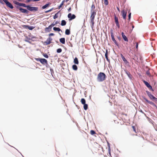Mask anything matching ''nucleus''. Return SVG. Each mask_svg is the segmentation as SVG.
Returning <instances> with one entry per match:
<instances>
[{"label": "nucleus", "mask_w": 157, "mask_h": 157, "mask_svg": "<svg viewBox=\"0 0 157 157\" xmlns=\"http://www.w3.org/2000/svg\"><path fill=\"white\" fill-rule=\"evenodd\" d=\"M13 2L15 5L14 6L17 11L19 10L20 13L25 14L30 13L32 6V5H26L25 3L19 2L17 1H14Z\"/></svg>", "instance_id": "f257e3e1"}, {"label": "nucleus", "mask_w": 157, "mask_h": 157, "mask_svg": "<svg viewBox=\"0 0 157 157\" xmlns=\"http://www.w3.org/2000/svg\"><path fill=\"white\" fill-rule=\"evenodd\" d=\"M114 19L116 26L118 28H119L120 26L118 21V19L115 15L114 16Z\"/></svg>", "instance_id": "9b49d317"}, {"label": "nucleus", "mask_w": 157, "mask_h": 157, "mask_svg": "<svg viewBox=\"0 0 157 157\" xmlns=\"http://www.w3.org/2000/svg\"><path fill=\"white\" fill-rule=\"evenodd\" d=\"M121 13L123 18L124 20H126L127 12L125 11L124 10H123L121 11Z\"/></svg>", "instance_id": "f8f14e48"}, {"label": "nucleus", "mask_w": 157, "mask_h": 157, "mask_svg": "<svg viewBox=\"0 0 157 157\" xmlns=\"http://www.w3.org/2000/svg\"><path fill=\"white\" fill-rule=\"evenodd\" d=\"M65 2V0H63L60 5L58 6V9H59L60 8L62 7V6L63 5L64 3Z\"/></svg>", "instance_id": "7c9ffc66"}, {"label": "nucleus", "mask_w": 157, "mask_h": 157, "mask_svg": "<svg viewBox=\"0 0 157 157\" xmlns=\"http://www.w3.org/2000/svg\"><path fill=\"white\" fill-rule=\"evenodd\" d=\"M73 62L75 64H78L79 63L77 57H75L74 59Z\"/></svg>", "instance_id": "5701e85b"}, {"label": "nucleus", "mask_w": 157, "mask_h": 157, "mask_svg": "<svg viewBox=\"0 0 157 157\" xmlns=\"http://www.w3.org/2000/svg\"><path fill=\"white\" fill-rule=\"evenodd\" d=\"M90 133L91 135H93L96 134V132L94 130H92L90 131Z\"/></svg>", "instance_id": "e433bc0d"}, {"label": "nucleus", "mask_w": 157, "mask_h": 157, "mask_svg": "<svg viewBox=\"0 0 157 157\" xmlns=\"http://www.w3.org/2000/svg\"><path fill=\"white\" fill-rule=\"evenodd\" d=\"M132 127L133 129V131L135 132H136V127L134 126H132Z\"/></svg>", "instance_id": "a18cd8bd"}, {"label": "nucleus", "mask_w": 157, "mask_h": 157, "mask_svg": "<svg viewBox=\"0 0 157 157\" xmlns=\"http://www.w3.org/2000/svg\"><path fill=\"white\" fill-rule=\"evenodd\" d=\"M97 11H90V19H94L95 17Z\"/></svg>", "instance_id": "1a4fd4ad"}, {"label": "nucleus", "mask_w": 157, "mask_h": 157, "mask_svg": "<svg viewBox=\"0 0 157 157\" xmlns=\"http://www.w3.org/2000/svg\"><path fill=\"white\" fill-rule=\"evenodd\" d=\"M53 30L55 31L60 32L62 31L61 29L59 28L56 27H53Z\"/></svg>", "instance_id": "a878e982"}, {"label": "nucleus", "mask_w": 157, "mask_h": 157, "mask_svg": "<svg viewBox=\"0 0 157 157\" xmlns=\"http://www.w3.org/2000/svg\"><path fill=\"white\" fill-rule=\"evenodd\" d=\"M41 54L42 55L46 58H48V54L47 53H44L42 52H41Z\"/></svg>", "instance_id": "473e14b6"}, {"label": "nucleus", "mask_w": 157, "mask_h": 157, "mask_svg": "<svg viewBox=\"0 0 157 157\" xmlns=\"http://www.w3.org/2000/svg\"><path fill=\"white\" fill-rule=\"evenodd\" d=\"M0 3L3 5L5 4L7 7L11 9L14 8L12 4L8 0H0Z\"/></svg>", "instance_id": "7ed1b4c3"}, {"label": "nucleus", "mask_w": 157, "mask_h": 157, "mask_svg": "<svg viewBox=\"0 0 157 157\" xmlns=\"http://www.w3.org/2000/svg\"><path fill=\"white\" fill-rule=\"evenodd\" d=\"M52 40V38L50 36H49L47 39V40L44 42V44L46 45H47L50 44L52 43L51 41Z\"/></svg>", "instance_id": "6e6552de"}, {"label": "nucleus", "mask_w": 157, "mask_h": 157, "mask_svg": "<svg viewBox=\"0 0 157 157\" xmlns=\"http://www.w3.org/2000/svg\"><path fill=\"white\" fill-rule=\"evenodd\" d=\"M107 76L104 72H100L98 75L97 81L98 82H102L105 80Z\"/></svg>", "instance_id": "f03ea898"}, {"label": "nucleus", "mask_w": 157, "mask_h": 157, "mask_svg": "<svg viewBox=\"0 0 157 157\" xmlns=\"http://www.w3.org/2000/svg\"><path fill=\"white\" fill-rule=\"evenodd\" d=\"M146 92L147 95V96L149 97V98L151 100L154 101L155 98L154 96L149 91L147 90Z\"/></svg>", "instance_id": "423d86ee"}, {"label": "nucleus", "mask_w": 157, "mask_h": 157, "mask_svg": "<svg viewBox=\"0 0 157 157\" xmlns=\"http://www.w3.org/2000/svg\"><path fill=\"white\" fill-rule=\"evenodd\" d=\"M83 109L85 110H86L88 108V105L87 104H83Z\"/></svg>", "instance_id": "2f4dec72"}, {"label": "nucleus", "mask_w": 157, "mask_h": 157, "mask_svg": "<svg viewBox=\"0 0 157 157\" xmlns=\"http://www.w3.org/2000/svg\"><path fill=\"white\" fill-rule=\"evenodd\" d=\"M72 68L74 71H77L78 69V67L75 64H74L72 65Z\"/></svg>", "instance_id": "c756f323"}, {"label": "nucleus", "mask_w": 157, "mask_h": 157, "mask_svg": "<svg viewBox=\"0 0 157 157\" xmlns=\"http://www.w3.org/2000/svg\"><path fill=\"white\" fill-rule=\"evenodd\" d=\"M60 10L58 11L55 15L53 16V18L54 19L57 18L58 17V14L60 12Z\"/></svg>", "instance_id": "bb28decb"}, {"label": "nucleus", "mask_w": 157, "mask_h": 157, "mask_svg": "<svg viewBox=\"0 0 157 157\" xmlns=\"http://www.w3.org/2000/svg\"><path fill=\"white\" fill-rule=\"evenodd\" d=\"M54 33H49V34H48V36H54Z\"/></svg>", "instance_id": "3c124183"}, {"label": "nucleus", "mask_w": 157, "mask_h": 157, "mask_svg": "<svg viewBox=\"0 0 157 157\" xmlns=\"http://www.w3.org/2000/svg\"><path fill=\"white\" fill-rule=\"evenodd\" d=\"M40 63L43 65H45V63H47V60L45 59L41 58L40 61Z\"/></svg>", "instance_id": "dca6fc26"}, {"label": "nucleus", "mask_w": 157, "mask_h": 157, "mask_svg": "<svg viewBox=\"0 0 157 157\" xmlns=\"http://www.w3.org/2000/svg\"><path fill=\"white\" fill-rule=\"evenodd\" d=\"M40 1V0H26L24 2L25 3H28L30 2H37Z\"/></svg>", "instance_id": "412c9836"}, {"label": "nucleus", "mask_w": 157, "mask_h": 157, "mask_svg": "<svg viewBox=\"0 0 157 157\" xmlns=\"http://www.w3.org/2000/svg\"><path fill=\"white\" fill-rule=\"evenodd\" d=\"M124 71H125V73L128 75L129 78L131 80L132 78V75L130 74V73L128 71H127L126 70V69H124Z\"/></svg>", "instance_id": "4468645a"}, {"label": "nucleus", "mask_w": 157, "mask_h": 157, "mask_svg": "<svg viewBox=\"0 0 157 157\" xmlns=\"http://www.w3.org/2000/svg\"><path fill=\"white\" fill-rule=\"evenodd\" d=\"M108 56V50L107 49H106L105 53V57Z\"/></svg>", "instance_id": "79ce46f5"}, {"label": "nucleus", "mask_w": 157, "mask_h": 157, "mask_svg": "<svg viewBox=\"0 0 157 157\" xmlns=\"http://www.w3.org/2000/svg\"><path fill=\"white\" fill-rule=\"evenodd\" d=\"M106 60L109 63H110V61L109 59L108 58V56H106L105 57Z\"/></svg>", "instance_id": "8fccbe9b"}, {"label": "nucleus", "mask_w": 157, "mask_h": 157, "mask_svg": "<svg viewBox=\"0 0 157 157\" xmlns=\"http://www.w3.org/2000/svg\"><path fill=\"white\" fill-rule=\"evenodd\" d=\"M59 42L63 44H64L65 43V39L64 37L61 38L59 39Z\"/></svg>", "instance_id": "6ab92c4d"}, {"label": "nucleus", "mask_w": 157, "mask_h": 157, "mask_svg": "<svg viewBox=\"0 0 157 157\" xmlns=\"http://www.w3.org/2000/svg\"><path fill=\"white\" fill-rule=\"evenodd\" d=\"M41 58H35V59L37 61H40Z\"/></svg>", "instance_id": "5fc2aeb1"}, {"label": "nucleus", "mask_w": 157, "mask_h": 157, "mask_svg": "<svg viewBox=\"0 0 157 157\" xmlns=\"http://www.w3.org/2000/svg\"><path fill=\"white\" fill-rule=\"evenodd\" d=\"M142 97L149 104L152 105L155 107L156 109H157V106L154 102L148 100L144 96H142Z\"/></svg>", "instance_id": "20e7f679"}, {"label": "nucleus", "mask_w": 157, "mask_h": 157, "mask_svg": "<svg viewBox=\"0 0 157 157\" xmlns=\"http://www.w3.org/2000/svg\"><path fill=\"white\" fill-rule=\"evenodd\" d=\"M52 27L49 25L48 27L45 28L44 30L46 33H48L51 31Z\"/></svg>", "instance_id": "f3484780"}, {"label": "nucleus", "mask_w": 157, "mask_h": 157, "mask_svg": "<svg viewBox=\"0 0 157 157\" xmlns=\"http://www.w3.org/2000/svg\"><path fill=\"white\" fill-rule=\"evenodd\" d=\"M90 22L91 23V25H94V19H90Z\"/></svg>", "instance_id": "c03bdc74"}, {"label": "nucleus", "mask_w": 157, "mask_h": 157, "mask_svg": "<svg viewBox=\"0 0 157 157\" xmlns=\"http://www.w3.org/2000/svg\"><path fill=\"white\" fill-rule=\"evenodd\" d=\"M126 0H124V1H123V3H124V4L125 3V2L126 1Z\"/></svg>", "instance_id": "774afa93"}, {"label": "nucleus", "mask_w": 157, "mask_h": 157, "mask_svg": "<svg viewBox=\"0 0 157 157\" xmlns=\"http://www.w3.org/2000/svg\"><path fill=\"white\" fill-rule=\"evenodd\" d=\"M121 35L124 40L125 41L128 42V38L125 35L124 33L122 32L121 33Z\"/></svg>", "instance_id": "ddd939ff"}, {"label": "nucleus", "mask_w": 157, "mask_h": 157, "mask_svg": "<svg viewBox=\"0 0 157 157\" xmlns=\"http://www.w3.org/2000/svg\"><path fill=\"white\" fill-rule=\"evenodd\" d=\"M45 65H46V67L47 68H49L50 69V68H52L49 65L48 63V62H47V63H45Z\"/></svg>", "instance_id": "37998d69"}, {"label": "nucleus", "mask_w": 157, "mask_h": 157, "mask_svg": "<svg viewBox=\"0 0 157 157\" xmlns=\"http://www.w3.org/2000/svg\"><path fill=\"white\" fill-rule=\"evenodd\" d=\"M31 9V11L30 12H36L38 11V7L32 6Z\"/></svg>", "instance_id": "a211bd4d"}, {"label": "nucleus", "mask_w": 157, "mask_h": 157, "mask_svg": "<svg viewBox=\"0 0 157 157\" xmlns=\"http://www.w3.org/2000/svg\"><path fill=\"white\" fill-rule=\"evenodd\" d=\"M57 56H57V55H56V56H54V58H55V59H57Z\"/></svg>", "instance_id": "338daca9"}, {"label": "nucleus", "mask_w": 157, "mask_h": 157, "mask_svg": "<svg viewBox=\"0 0 157 157\" xmlns=\"http://www.w3.org/2000/svg\"><path fill=\"white\" fill-rule=\"evenodd\" d=\"M122 59L126 65H128L129 64V62L127 60V59L125 58L124 57Z\"/></svg>", "instance_id": "c85d7f7f"}, {"label": "nucleus", "mask_w": 157, "mask_h": 157, "mask_svg": "<svg viewBox=\"0 0 157 157\" xmlns=\"http://www.w3.org/2000/svg\"><path fill=\"white\" fill-rule=\"evenodd\" d=\"M56 25L55 24V23L53 22L50 25L52 28L54 26Z\"/></svg>", "instance_id": "de8ad7c7"}, {"label": "nucleus", "mask_w": 157, "mask_h": 157, "mask_svg": "<svg viewBox=\"0 0 157 157\" xmlns=\"http://www.w3.org/2000/svg\"><path fill=\"white\" fill-rule=\"evenodd\" d=\"M51 3L50 2H48L44 6H43L41 7V9H44L47 8V7L51 5Z\"/></svg>", "instance_id": "2eb2a0df"}, {"label": "nucleus", "mask_w": 157, "mask_h": 157, "mask_svg": "<svg viewBox=\"0 0 157 157\" xmlns=\"http://www.w3.org/2000/svg\"><path fill=\"white\" fill-rule=\"evenodd\" d=\"M140 112L141 113H143V114H144V112L141 110V109H140Z\"/></svg>", "instance_id": "0e129e2a"}, {"label": "nucleus", "mask_w": 157, "mask_h": 157, "mask_svg": "<svg viewBox=\"0 0 157 157\" xmlns=\"http://www.w3.org/2000/svg\"><path fill=\"white\" fill-rule=\"evenodd\" d=\"M81 102L82 105L86 104L85 99L84 98H82L81 100Z\"/></svg>", "instance_id": "72a5a7b5"}, {"label": "nucleus", "mask_w": 157, "mask_h": 157, "mask_svg": "<svg viewBox=\"0 0 157 157\" xmlns=\"http://www.w3.org/2000/svg\"><path fill=\"white\" fill-rule=\"evenodd\" d=\"M71 33L70 29H67L65 31V34L66 35H69Z\"/></svg>", "instance_id": "393cba45"}, {"label": "nucleus", "mask_w": 157, "mask_h": 157, "mask_svg": "<svg viewBox=\"0 0 157 157\" xmlns=\"http://www.w3.org/2000/svg\"><path fill=\"white\" fill-rule=\"evenodd\" d=\"M138 45H139L138 43L137 42H136V48L137 49H138Z\"/></svg>", "instance_id": "603ef678"}, {"label": "nucleus", "mask_w": 157, "mask_h": 157, "mask_svg": "<svg viewBox=\"0 0 157 157\" xmlns=\"http://www.w3.org/2000/svg\"><path fill=\"white\" fill-rule=\"evenodd\" d=\"M117 37L119 40L121 41V38L120 36H117Z\"/></svg>", "instance_id": "4d7b16f0"}, {"label": "nucleus", "mask_w": 157, "mask_h": 157, "mask_svg": "<svg viewBox=\"0 0 157 157\" xmlns=\"http://www.w3.org/2000/svg\"><path fill=\"white\" fill-rule=\"evenodd\" d=\"M58 23H59V21H56L55 22V24H56V25Z\"/></svg>", "instance_id": "052dcab7"}, {"label": "nucleus", "mask_w": 157, "mask_h": 157, "mask_svg": "<svg viewBox=\"0 0 157 157\" xmlns=\"http://www.w3.org/2000/svg\"><path fill=\"white\" fill-rule=\"evenodd\" d=\"M22 26L24 28L30 30H33L35 27V26H29V25H22Z\"/></svg>", "instance_id": "9d476101"}, {"label": "nucleus", "mask_w": 157, "mask_h": 157, "mask_svg": "<svg viewBox=\"0 0 157 157\" xmlns=\"http://www.w3.org/2000/svg\"><path fill=\"white\" fill-rule=\"evenodd\" d=\"M50 71H51V74L52 76L53 77H54V71L53 70L52 68H50Z\"/></svg>", "instance_id": "f704fd0d"}, {"label": "nucleus", "mask_w": 157, "mask_h": 157, "mask_svg": "<svg viewBox=\"0 0 157 157\" xmlns=\"http://www.w3.org/2000/svg\"><path fill=\"white\" fill-rule=\"evenodd\" d=\"M106 142L107 144V146H108V149H109V148H110V144L107 140H106Z\"/></svg>", "instance_id": "49530a36"}, {"label": "nucleus", "mask_w": 157, "mask_h": 157, "mask_svg": "<svg viewBox=\"0 0 157 157\" xmlns=\"http://www.w3.org/2000/svg\"><path fill=\"white\" fill-rule=\"evenodd\" d=\"M146 73L147 75H148L150 77L151 76V74H150L149 70H148L146 71Z\"/></svg>", "instance_id": "ea45409f"}, {"label": "nucleus", "mask_w": 157, "mask_h": 157, "mask_svg": "<svg viewBox=\"0 0 157 157\" xmlns=\"http://www.w3.org/2000/svg\"><path fill=\"white\" fill-rule=\"evenodd\" d=\"M131 13L129 12L128 14V21L129 22L131 19Z\"/></svg>", "instance_id": "c9c22d12"}, {"label": "nucleus", "mask_w": 157, "mask_h": 157, "mask_svg": "<svg viewBox=\"0 0 157 157\" xmlns=\"http://www.w3.org/2000/svg\"><path fill=\"white\" fill-rule=\"evenodd\" d=\"M24 0H18V2H24Z\"/></svg>", "instance_id": "bf43d9fd"}, {"label": "nucleus", "mask_w": 157, "mask_h": 157, "mask_svg": "<svg viewBox=\"0 0 157 157\" xmlns=\"http://www.w3.org/2000/svg\"><path fill=\"white\" fill-rule=\"evenodd\" d=\"M111 31H112V30ZM111 37L112 40L115 43V44L117 47H119V45L117 42L116 40H115L114 38L113 33V32H112V31L111 32Z\"/></svg>", "instance_id": "39448f33"}, {"label": "nucleus", "mask_w": 157, "mask_h": 157, "mask_svg": "<svg viewBox=\"0 0 157 157\" xmlns=\"http://www.w3.org/2000/svg\"><path fill=\"white\" fill-rule=\"evenodd\" d=\"M67 23L66 21L64 20H62L61 23V25L62 26H65Z\"/></svg>", "instance_id": "cd10ccee"}, {"label": "nucleus", "mask_w": 157, "mask_h": 157, "mask_svg": "<svg viewBox=\"0 0 157 157\" xmlns=\"http://www.w3.org/2000/svg\"><path fill=\"white\" fill-rule=\"evenodd\" d=\"M95 6L94 5L93 2V4L91 6V9H90V11H96V10H95Z\"/></svg>", "instance_id": "aec40b11"}, {"label": "nucleus", "mask_w": 157, "mask_h": 157, "mask_svg": "<svg viewBox=\"0 0 157 157\" xmlns=\"http://www.w3.org/2000/svg\"><path fill=\"white\" fill-rule=\"evenodd\" d=\"M111 148H109V149H108V152L109 154L110 155H111Z\"/></svg>", "instance_id": "864d4df0"}, {"label": "nucleus", "mask_w": 157, "mask_h": 157, "mask_svg": "<svg viewBox=\"0 0 157 157\" xmlns=\"http://www.w3.org/2000/svg\"><path fill=\"white\" fill-rule=\"evenodd\" d=\"M90 26H91V28L92 29H93L94 28V25L91 24V25H90Z\"/></svg>", "instance_id": "e2e57ef3"}, {"label": "nucleus", "mask_w": 157, "mask_h": 157, "mask_svg": "<svg viewBox=\"0 0 157 157\" xmlns=\"http://www.w3.org/2000/svg\"><path fill=\"white\" fill-rule=\"evenodd\" d=\"M143 82L144 84L148 88L150 85V83L147 82L145 81V80H143Z\"/></svg>", "instance_id": "4be33fe9"}, {"label": "nucleus", "mask_w": 157, "mask_h": 157, "mask_svg": "<svg viewBox=\"0 0 157 157\" xmlns=\"http://www.w3.org/2000/svg\"><path fill=\"white\" fill-rule=\"evenodd\" d=\"M154 100L155 101V102H157V98H155V99H154Z\"/></svg>", "instance_id": "69168bd1"}, {"label": "nucleus", "mask_w": 157, "mask_h": 157, "mask_svg": "<svg viewBox=\"0 0 157 157\" xmlns=\"http://www.w3.org/2000/svg\"><path fill=\"white\" fill-rule=\"evenodd\" d=\"M31 40V39L26 36V39L25 40V41L29 43L30 44H31V41H29V40Z\"/></svg>", "instance_id": "b1692460"}, {"label": "nucleus", "mask_w": 157, "mask_h": 157, "mask_svg": "<svg viewBox=\"0 0 157 157\" xmlns=\"http://www.w3.org/2000/svg\"><path fill=\"white\" fill-rule=\"evenodd\" d=\"M53 9H54V8H52L51 9H50L48 10L45 11V13H48L52 11L53 10Z\"/></svg>", "instance_id": "58836bf2"}, {"label": "nucleus", "mask_w": 157, "mask_h": 157, "mask_svg": "<svg viewBox=\"0 0 157 157\" xmlns=\"http://www.w3.org/2000/svg\"><path fill=\"white\" fill-rule=\"evenodd\" d=\"M67 17L69 18V20L71 21L75 19L76 16L74 14H72L71 13H70L68 14Z\"/></svg>", "instance_id": "0eeeda50"}, {"label": "nucleus", "mask_w": 157, "mask_h": 157, "mask_svg": "<svg viewBox=\"0 0 157 157\" xmlns=\"http://www.w3.org/2000/svg\"><path fill=\"white\" fill-rule=\"evenodd\" d=\"M71 10V7H69V8L68 9V12H70Z\"/></svg>", "instance_id": "6e6d98bb"}, {"label": "nucleus", "mask_w": 157, "mask_h": 157, "mask_svg": "<svg viewBox=\"0 0 157 157\" xmlns=\"http://www.w3.org/2000/svg\"><path fill=\"white\" fill-rule=\"evenodd\" d=\"M121 56L122 59L124 57L122 54H121Z\"/></svg>", "instance_id": "680f3d73"}, {"label": "nucleus", "mask_w": 157, "mask_h": 157, "mask_svg": "<svg viewBox=\"0 0 157 157\" xmlns=\"http://www.w3.org/2000/svg\"><path fill=\"white\" fill-rule=\"evenodd\" d=\"M62 52V49L61 48H59L57 49L56 52L57 53H60Z\"/></svg>", "instance_id": "4c0bfd02"}, {"label": "nucleus", "mask_w": 157, "mask_h": 157, "mask_svg": "<svg viewBox=\"0 0 157 157\" xmlns=\"http://www.w3.org/2000/svg\"><path fill=\"white\" fill-rule=\"evenodd\" d=\"M148 88L150 90L152 88V87L151 85L148 87Z\"/></svg>", "instance_id": "13d9d810"}, {"label": "nucleus", "mask_w": 157, "mask_h": 157, "mask_svg": "<svg viewBox=\"0 0 157 157\" xmlns=\"http://www.w3.org/2000/svg\"><path fill=\"white\" fill-rule=\"evenodd\" d=\"M68 44L69 46H70L71 47H73V45L70 42H69L68 43Z\"/></svg>", "instance_id": "09e8293b"}, {"label": "nucleus", "mask_w": 157, "mask_h": 157, "mask_svg": "<svg viewBox=\"0 0 157 157\" xmlns=\"http://www.w3.org/2000/svg\"><path fill=\"white\" fill-rule=\"evenodd\" d=\"M104 3L105 5L107 6L108 4V0H104Z\"/></svg>", "instance_id": "a19ab883"}]
</instances>
